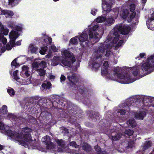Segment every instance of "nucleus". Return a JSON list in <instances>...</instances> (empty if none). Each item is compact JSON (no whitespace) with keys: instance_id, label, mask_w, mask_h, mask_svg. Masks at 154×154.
<instances>
[{"instance_id":"obj_4","label":"nucleus","mask_w":154,"mask_h":154,"mask_svg":"<svg viewBox=\"0 0 154 154\" xmlns=\"http://www.w3.org/2000/svg\"><path fill=\"white\" fill-rule=\"evenodd\" d=\"M154 68V54L147 58L146 62L143 63L141 69L140 67H135L129 68V74L131 72L133 75L137 76L139 74H143L145 71H151Z\"/></svg>"},{"instance_id":"obj_48","label":"nucleus","mask_w":154,"mask_h":154,"mask_svg":"<svg viewBox=\"0 0 154 154\" xmlns=\"http://www.w3.org/2000/svg\"><path fill=\"white\" fill-rule=\"evenodd\" d=\"M0 41H1L4 45L6 44L7 42L6 38L4 37L2 38Z\"/></svg>"},{"instance_id":"obj_2","label":"nucleus","mask_w":154,"mask_h":154,"mask_svg":"<svg viewBox=\"0 0 154 154\" xmlns=\"http://www.w3.org/2000/svg\"><path fill=\"white\" fill-rule=\"evenodd\" d=\"M103 66L101 69L102 75H106L111 80H116L118 82L122 84H128L134 81L132 75H129L128 73L123 74L119 73V68H115L112 72L108 69L109 65L107 61L103 63Z\"/></svg>"},{"instance_id":"obj_26","label":"nucleus","mask_w":154,"mask_h":154,"mask_svg":"<svg viewBox=\"0 0 154 154\" xmlns=\"http://www.w3.org/2000/svg\"><path fill=\"white\" fill-rule=\"evenodd\" d=\"M20 83H21L22 85H28L31 82L30 79H24L22 80H20L19 81Z\"/></svg>"},{"instance_id":"obj_6","label":"nucleus","mask_w":154,"mask_h":154,"mask_svg":"<svg viewBox=\"0 0 154 154\" xmlns=\"http://www.w3.org/2000/svg\"><path fill=\"white\" fill-rule=\"evenodd\" d=\"M61 53L63 56L70 59L71 62L69 61L68 60L65 59L61 61L62 63L64 66L70 67L73 62L75 61V59L72 53L69 51L63 49L61 51Z\"/></svg>"},{"instance_id":"obj_56","label":"nucleus","mask_w":154,"mask_h":154,"mask_svg":"<svg viewBox=\"0 0 154 154\" xmlns=\"http://www.w3.org/2000/svg\"><path fill=\"white\" fill-rule=\"evenodd\" d=\"M98 26L97 25L94 26L92 28V30L93 31H95L98 28Z\"/></svg>"},{"instance_id":"obj_49","label":"nucleus","mask_w":154,"mask_h":154,"mask_svg":"<svg viewBox=\"0 0 154 154\" xmlns=\"http://www.w3.org/2000/svg\"><path fill=\"white\" fill-rule=\"evenodd\" d=\"M60 81L61 82L65 81L66 79V77L63 75H61L60 78Z\"/></svg>"},{"instance_id":"obj_38","label":"nucleus","mask_w":154,"mask_h":154,"mask_svg":"<svg viewBox=\"0 0 154 154\" xmlns=\"http://www.w3.org/2000/svg\"><path fill=\"white\" fill-rule=\"evenodd\" d=\"M69 145L70 146L74 147L76 148H79V146L77 145L76 144V142L74 141H72V142H70L69 143Z\"/></svg>"},{"instance_id":"obj_24","label":"nucleus","mask_w":154,"mask_h":154,"mask_svg":"<svg viewBox=\"0 0 154 154\" xmlns=\"http://www.w3.org/2000/svg\"><path fill=\"white\" fill-rule=\"evenodd\" d=\"M56 143L63 148H64L65 147V142L62 140L56 139L55 140Z\"/></svg>"},{"instance_id":"obj_5","label":"nucleus","mask_w":154,"mask_h":154,"mask_svg":"<svg viewBox=\"0 0 154 154\" xmlns=\"http://www.w3.org/2000/svg\"><path fill=\"white\" fill-rule=\"evenodd\" d=\"M131 30V27L128 25H119L117 26L110 33V35H112L114 38L112 40V37L110 38L109 36V39L106 40L108 41V43H109L112 45V43L115 44L118 40L119 38V32H120L121 34L123 35H127L128 34Z\"/></svg>"},{"instance_id":"obj_59","label":"nucleus","mask_w":154,"mask_h":154,"mask_svg":"<svg viewBox=\"0 0 154 154\" xmlns=\"http://www.w3.org/2000/svg\"><path fill=\"white\" fill-rule=\"evenodd\" d=\"M18 72V71L17 70H16L14 72H13V75L14 77H15L16 75H17V73Z\"/></svg>"},{"instance_id":"obj_21","label":"nucleus","mask_w":154,"mask_h":154,"mask_svg":"<svg viewBox=\"0 0 154 154\" xmlns=\"http://www.w3.org/2000/svg\"><path fill=\"white\" fill-rule=\"evenodd\" d=\"M42 141L45 143L47 145H52V143L50 141V137L48 136H45L42 138Z\"/></svg>"},{"instance_id":"obj_41","label":"nucleus","mask_w":154,"mask_h":154,"mask_svg":"<svg viewBox=\"0 0 154 154\" xmlns=\"http://www.w3.org/2000/svg\"><path fill=\"white\" fill-rule=\"evenodd\" d=\"M39 62H33L32 63L33 67L34 68H37L40 66L39 64Z\"/></svg>"},{"instance_id":"obj_11","label":"nucleus","mask_w":154,"mask_h":154,"mask_svg":"<svg viewBox=\"0 0 154 154\" xmlns=\"http://www.w3.org/2000/svg\"><path fill=\"white\" fill-rule=\"evenodd\" d=\"M136 100H137L135 98H129L127 100V103H123L122 107L124 108L127 106L128 108H129V107L131 105H134L135 104H136L135 103L136 102Z\"/></svg>"},{"instance_id":"obj_9","label":"nucleus","mask_w":154,"mask_h":154,"mask_svg":"<svg viewBox=\"0 0 154 154\" xmlns=\"http://www.w3.org/2000/svg\"><path fill=\"white\" fill-rule=\"evenodd\" d=\"M89 39H94L95 42H98L99 39L101 38V34L97 33L96 32H93L91 29H90L89 31Z\"/></svg>"},{"instance_id":"obj_8","label":"nucleus","mask_w":154,"mask_h":154,"mask_svg":"<svg viewBox=\"0 0 154 154\" xmlns=\"http://www.w3.org/2000/svg\"><path fill=\"white\" fill-rule=\"evenodd\" d=\"M104 1V0H103L102 4V8L103 11V13H104L105 12L106 13H109L111 11V6L113 3L110 0L106 2H103Z\"/></svg>"},{"instance_id":"obj_33","label":"nucleus","mask_w":154,"mask_h":154,"mask_svg":"<svg viewBox=\"0 0 154 154\" xmlns=\"http://www.w3.org/2000/svg\"><path fill=\"white\" fill-rule=\"evenodd\" d=\"M7 91L11 96L14 94L15 92L14 90L11 88H9L7 90Z\"/></svg>"},{"instance_id":"obj_29","label":"nucleus","mask_w":154,"mask_h":154,"mask_svg":"<svg viewBox=\"0 0 154 154\" xmlns=\"http://www.w3.org/2000/svg\"><path fill=\"white\" fill-rule=\"evenodd\" d=\"M154 20V10L153 12L151 14V17L146 21V23L148 27V25H150L151 21Z\"/></svg>"},{"instance_id":"obj_27","label":"nucleus","mask_w":154,"mask_h":154,"mask_svg":"<svg viewBox=\"0 0 154 154\" xmlns=\"http://www.w3.org/2000/svg\"><path fill=\"white\" fill-rule=\"evenodd\" d=\"M127 124L128 125L130 126L131 127H134L136 126V124L134 119H130L127 122Z\"/></svg>"},{"instance_id":"obj_63","label":"nucleus","mask_w":154,"mask_h":154,"mask_svg":"<svg viewBox=\"0 0 154 154\" xmlns=\"http://www.w3.org/2000/svg\"><path fill=\"white\" fill-rule=\"evenodd\" d=\"M48 40L49 41V43L50 44L52 42V39L51 38L48 37Z\"/></svg>"},{"instance_id":"obj_39","label":"nucleus","mask_w":154,"mask_h":154,"mask_svg":"<svg viewBox=\"0 0 154 154\" xmlns=\"http://www.w3.org/2000/svg\"><path fill=\"white\" fill-rule=\"evenodd\" d=\"M117 113H120L121 115H123L125 113V111L124 109H118L116 111Z\"/></svg>"},{"instance_id":"obj_32","label":"nucleus","mask_w":154,"mask_h":154,"mask_svg":"<svg viewBox=\"0 0 154 154\" xmlns=\"http://www.w3.org/2000/svg\"><path fill=\"white\" fill-rule=\"evenodd\" d=\"M106 18L103 16H100L97 17L96 19V21L98 23H101L104 21L105 22Z\"/></svg>"},{"instance_id":"obj_53","label":"nucleus","mask_w":154,"mask_h":154,"mask_svg":"<svg viewBox=\"0 0 154 154\" xmlns=\"http://www.w3.org/2000/svg\"><path fill=\"white\" fill-rule=\"evenodd\" d=\"M4 128H5L3 123L0 122V130H3Z\"/></svg>"},{"instance_id":"obj_7","label":"nucleus","mask_w":154,"mask_h":154,"mask_svg":"<svg viewBox=\"0 0 154 154\" xmlns=\"http://www.w3.org/2000/svg\"><path fill=\"white\" fill-rule=\"evenodd\" d=\"M114 127H110L109 130H107L106 134H109L110 137L113 140L115 141L119 140L122 136L120 133H117L114 131Z\"/></svg>"},{"instance_id":"obj_3","label":"nucleus","mask_w":154,"mask_h":154,"mask_svg":"<svg viewBox=\"0 0 154 154\" xmlns=\"http://www.w3.org/2000/svg\"><path fill=\"white\" fill-rule=\"evenodd\" d=\"M32 130L27 127L22 129L21 132L20 133L13 132L11 130L7 132V135L14 139L19 144L25 146V147L30 145L32 146H35L33 144L34 142L31 139L30 133Z\"/></svg>"},{"instance_id":"obj_54","label":"nucleus","mask_w":154,"mask_h":154,"mask_svg":"<svg viewBox=\"0 0 154 154\" xmlns=\"http://www.w3.org/2000/svg\"><path fill=\"white\" fill-rule=\"evenodd\" d=\"M62 129L63 130V132L65 133H68V130L64 127H62Z\"/></svg>"},{"instance_id":"obj_31","label":"nucleus","mask_w":154,"mask_h":154,"mask_svg":"<svg viewBox=\"0 0 154 154\" xmlns=\"http://www.w3.org/2000/svg\"><path fill=\"white\" fill-rule=\"evenodd\" d=\"M53 62L54 65H57L59 63V58L58 57H54L53 59Z\"/></svg>"},{"instance_id":"obj_57","label":"nucleus","mask_w":154,"mask_h":154,"mask_svg":"<svg viewBox=\"0 0 154 154\" xmlns=\"http://www.w3.org/2000/svg\"><path fill=\"white\" fill-rule=\"evenodd\" d=\"M15 28L16 30L18 31H20L21 30V28L19 26H17L15 27Z\"/></svg>"},{"instance_id":"obj_55","label":"nucleus","mask_w":154,"mask_h":154,"mask_svg":"<svg viewBox=\"0 0 154 154\" xmlns=\"http://www.w3.org/2000/svg\"><path fill=\"white\" fill-rule=\"evenodd\" d=\"M6 49L8 50H10L11 49V47L9 44H7L6 45Z\"/></svg>"},{"instance_id":"obj_37","label":"nucleus","mask_w":154,"mask_h":154,"mask_svg":"<svg viewBox=\"0 0 154 154\" xmlns=\"http://www.w3.org/2000/svg\"><path fill=\"white\" fill-rule=\"evenodd\" d=\"M113 11L115 12V16H113L114 18H116L118 15L119 12V9L118 8H115L113 9Z\"/></svg>"},{"instance_id":"obj_12","label":"nucleus","mask_w":154,"mask_h":154,"mask_svg":"<svg viewBox=\"0 0 154 154\" xmlns=\"http://www.w3.org/2000/svg\"><path fill=\"white\" fill-rule=\"evenodd\" d=\"M22 71L21 74H22L24 77H28L31 73L30 71L29 70V67L23 65L22 67Z\"/></svg>"},{"instance_id":"obj_10","label":"nucleus","mask_w":154,"mask_h":154,"mask_svg":"<svg viewBox=\"0 0 154 154\" xmlns=\"http://www.w3.org/2000/svg\"><path fill=\"white\" fill-rule=\"evenodd\" d=\"M19 36L18 32L15 31H11L9 34V37L10 39V44L13 46L15 43L16 39Z\"/></svg>"},{"instance_id":"obj_19","label":"nucleus","mask_w":154,"mask_h":154,"mask_svg":"<svg viewBox=\"0 0 154 154\" xmlns=\"http://www.w3.org/2000/svg\"><path fill=\"white\" fill-rule=\"evenodd\" d=\"M146 115V113L145 111H142L140 113L137 112L135 114V117L136 119L143 120Z\"/></svg>"},{"instance_id":"obj_1","label":"nucleus","mask_w":154,"mask_h":154,"mask_svg":"<svg viewBox=\"0 0 154 154\" xmlns=\"http://www.w3.org/2000/svg\"><path fill=\"white\" fill-rule=\"evenodd\" d=\"M108 40H106L104 43L100 44L97 51H95L92 57V60L89 63V66L91 68L97 70L100 66L103 60L109 59L111 54L110 49L112 46L109 43H107Z\"/></svg>"},{"instance_id":"obj_22","label":"nucleus","mask_w":154,"mask_h":154,"mask_svg":"<svg viewBox=\"0 0 154 154\" xmlns=\"http://www.w3.org/2000/svg\"><path fill=\"white\" fill-rule=\"evenodd\" d=\"M38 50L37 48L32 44H30L28 48V50L32 53H35Z\"/></svg>"},{"instance_id":"obj_25","label":"nucleus","mask_w":154,"mask_h":154,"mask_svg":"<svg viewBox=\"0 0 154 154\" xmlns=\"http://www.w3.org/2000/svg\"><path fill=\"white\" fill-rule=\"evenodd\" d=\"M129 11L127 10H125L122 11V13H121V16L123 19H125L127 17L129 14Z\"/></svg>"},{"instance_id":"obj_18","label":"nucleus","mask_w":154,"mask_h":154,"mask_svg":"<svg viewBox=\"0 0 154 154\" xmlns=\"http://www.w3.org/2000/svg\"><path fill=\"white\" fill-rule=\"evenodd\" d=\"M79 40L81 42H84L87 41L88 36L87 34L83 32L79 38Z\"/></svg>"},{"instance_id":"obj_30","label":"nucleus","mask_w":154,"mask_h":154,"mask_svg":"<svg viewBox=\"0 0 154 154\" xmlns=\"http://www.w3.org/2000/svg\"><path fill=\"white\" fill-rule=\"evenodd\" d=\"M37 71L40 76H43L45 73V71L43 69H38L37 70Z\"/></svg>"},{"instance_id":"obj_15","label":"nucleus","mask_w":154,"mask_h":154,"mask_svg":"<svg viewBox=\"0 0 154 154\" xmlns=\"http://www.w3.org/2000/svg\"><path fill=\"white\" fill-rule=\"evenodd\" d=\"M130 11L131 13L130 16V19H129V20L130 19L131 20L134 18L135 16L136 13L134 11L135 8V6L134 4H131L130 6Z\"/></svg>"},{"instance_id":"obj_43","label":"nucleus","mask_w":154,"mask_h":154,"mask_svg":"<svg viewBox=\"0 0 154 154\" xmlns=\"http://www.w3.org/2000/svg\"><path fill=\"white\" fill-rule=\"evenodd\" d=\"M39 63V66L42 67L44 68L46 66V63L45 61H42L41 62Z\"/></svg>"},{"instance_id":"obj_62","label":"nucleus","mask_w":154,"mask_h":154,"mask_svg":"<svg viewBox=\"0 0 154 154\" xmlns=\"http://www.w3.org/2000/svg\"><path fill=\"white\" fill-rule=\"evenodd\" d=\"M4 26L2 24V23L0 22V30H1L2 29H3Z\"/></svg>"},{"instance_id":"obj_40","label":"nucleus","mask_w":154,"mask_h":154,"mask_svg":"<svg viewBox=\"0 0 154 154\" xmlns=\"http://www.w3.org/2000/svg\"><path fill=\"white\" fill-rule=\"evenodd\" d=\"M1 31L2 32H3V33L5 35H7L9 32L8 29L5 28L4 27H3V29H2Z\"/></svg>"},{"instance_id":"obj_16","label":"nucleus","mask_w":154,"mask_h":154,"mask_svg":"<svg viewBox=\"0 0 154 154\" xmlns=\"http://www.w3.org/2000/svg\"><path fill=\"white\" fill-rule=\"evenodd\" d=\"M80 149L83 150L87 152H89L91 150V147L87 143H84L80 147Z\"/></svg>"},{"instance_id":"obj_46","label":"nucleus","mask_w":154,"mask_h":154,"mask_svg":"<svg viewBox=\"0 0 154 154\" xmlns=\"http://www.w3.org/2000/svg\"><path fill=\"white\" fill-rule=\"evenodd\" d=\"M16 59H14L12 62L11 65L12 66H16L18 64L16 62Z\"/></svg>"},{"instance_id":"obj_20","label":"nucleus","mask_w":154,"mask_h":154,"mask_svg":"<svg viewBox=\"0 0 154 154\" xmlns=\"http://www.w3.org/2000/svg\"><path fill=\"white\" fill-rule=\"evenodd\" d=\"M115 22L113 18L111 17H109L107 19H106L105 24L106 26H109L112 25Z\"/></svg>"},{"instance_id":"obj_64","label":"nucleus","mask_w":154,"mask_h":154,"mask_svg":"<svg viewBox=\"0 0 154 154\" xmlns=\"http://www.w3.org/2000/svg\"><path fill=\"white\" fill-rule=\"evenodd\" d=\"M5 147V146L0 144V151L2 150Z\"/></svg>"},{"instance_id":"obj_50","label":"nucleus","mask_w":154,"mask_h":154,"mask_svg":"<svg viewBox=\"0 0 154 154\" xmlns=\"http://www.w3.org/2000/svg\"><path fill=\"white\" fill-rule=\"evenodd\" d=\"M51 49L54 52H56L57 51V49L56 47L54 45H51Z\"/></svg>"},{"instance_id":"obj_45","label":"nucleus","mask_w":154,"mask_h":154,"mask_svg":"<svg viewBox=\"0 0 154 154\" xmlns=\"http://www.w3.org/2000/svg\"><path fill=\"white\" fill-rule=\"evenodd\" d=\"M76 119L75 117L72 116L70 118L69 120V122L71 123H73L75 122Z\"/></svg>"},{"instance_id":"obj_60","label":"nucleus","mask_w":154,"mask_h":154,"mask_svg":"<svg viewBox=\"0 0 154 154\" xmlns=\"http://www.w3.org/2000/svg\"><path fill=\"white\" fill-rule=\"evenodd\" d=\"M145 54L144 53H140V58H143L145 55Z\"/></svg>"},{"instance_id":"obj_23","label":"nucleus","mask_w":154,"mask_h":154,"mask_svg":"<svg viewBox=\"0 0 154 154\" xmlns=\"http://www.w3.org/2000/svg\"><path fill=\"white\" fill-rule=\"evenodd\" d=\"M2 14L4 15H8L9 16H13L14 14L13 12L10 10H4L1 11Z\"/></svg>"},{"instance_id":"obj_44","label":"nucleus","mask_w":154,"mask_h":154,"mask_svg":"<svg viewBox=\"0 0 154 154\" xmlns=\"http://www.w3.org/2000/svg\"><path fill=\"white\" fill-rule=\"evenodd\" d=\"M94 149L96 151L98 152V154H101V151L100 148L97 145L94 147Z\"/></svg>"},{"instance_id":"obj_42","label":"nucleus","mask_w":154,"mask_h":154,"mask_svg":"<svg viewBox=\"0 0 154 154\" xmlns=\"http://www.w3.org/2000/svg\"><path fill=\"white\" fill-rule=\"evenodd\" d=\"M2 111L3 114L7 113L8 111L7 110V107L6 105H3L2 106Z\"/></svg>"},{"instance_id":"obj_17","label":"nucleus","mask_w":154,"mask_h":154,"mask_svg":"<svg viewBox=\"0 0 154 154\" xmlns=\"http://www.w3.org/2000/svg\"><path fill=\"white\" fill-rule=\"evenodd\" d=\"M152 142L150 141H145L143 146L142 147V150L143 151H144L145 150L149 149L152 146Z\"/></svg>"},{"instance_id":"obj_61","label":"nucleus","mask_w":154,"mask_h":154,"mask_svg":"<svg viewBox=\"0 0 154 154\" xmlns=\"http://www.w3.org/2000/svg\"><path fill=\"white\" fill-rule=\"evenodd\" d=\"M15 44V45H20V44H21V41H18V42H17L15 44V43H14V45Z\"/></svg>"},{"instance_id":"obj_14","label":"nucleus","mask_w":154,"mask_h":154,"mask_svg":"<svg viewBox=\"0 0 154 154\" xmlns=\"http://www.w3.org/2000/svg\"><path fill=\"white\" fill-rule=\"evenodd\" d=\"M51 83L47 81H45L42 85L41 89L42 90H49L51 88Z\"/></svg>"},{"instance_id":"obj_47","label":"nucleus","mask_w":154,"mask_h":154,"mask_svg":"<svg viewBox=\"0 0 154 154\" xmlns=\"http://www.w3.org/2000/svg\"><path fill=\"white\" fill-rule=\"evenodd\" d=\"M15 117V116L11 113L8 114V117L10 119H14Z\"/></svg>"},{"instance_id":"obj_52","label":"nucleus","mask_w":154,"mask_h":154,"mask_svg":"<svg viewBox=\"0 0 154 154\" xmlns=\"http://www.w3.org/2000/svg\"><path fill=\"white\" fill-rule=\"evenodd\" d=\"M97 12V10L95 9L92 10L91 11V14L94 15H95L96 14V12Z\"/></svg>"},{"instance_id":"obj_34","label":"nucleus","mask_w":154,"mask_h":154,"mask_svg":"<svg viewBox=\"0 0 154 154\" xmlns=\"http://www.w3.org/2000/svg\"><path fill=\"white\" fill-rule=\"evenodd\" d=\"M77 37L72 38L70 41V43L72 44H76L78 43L77 39L76 38Z\"/></svg>"},{"instance_id":"obj_13","label":"nucleus","mask_w":154,"mask_h":154,"mask_svg":"<svg viewBox=\"0 0 154 154\" xmlns=\"http://www.w3.org/2000/svg\"><path fill=\"white\" fill-rule=\"evenodd\" d=\"M68 75L67 78L69 81L73 84H75V82L76 81V78L75 74L72 72H70L68 73Z\"/></svg>"},{"instance_id":"obj_36","label":"nucleus","mask_w":154,"mask_h":154,"mask_svg":"<svg viewBox=\"0 0 154 154\" xmlns=\"http://www.w3.org/2000/svg\"><path fill=\"white\" fill-rule=\"evenodd\" d=\"M134 131L133 130H131L129 129L127 130H126L125 132V134H127L129 136H131L132 135Z\"/></svg>"},{"instance_id":"obj_28","label":"nucleus","mask_w":154,"mask_h":154,"mask_svg":"<svg viewBox=\"0 0 154 154\" xmlns=\"http://www.w3.org/2000/svg\"><path fill=\"white\" fill-rule=\"evenodd\" d=\"M134 143L133 141H130L128 142V145L125 146V149L127 150L129 148H132L134 146Z\"/></svg>"},{"instance_id":"obj_58","label":"nucleus","mask_w":154,"mask_h":154,"mask_svg":"<svg viewBox=\"0 0 154 154\" xmlns=\"http://www.w3.org/2000/svg\"><path fill=\"white\" fill-rule=\"evenodd\" d=\"M14 79L16 80L17 81L19 82L20 79V78L18 77L17 75H16L15 77H14Z\"/></svg>"},{"instance_id":"obj_35","label":"nucleus","mask_w":154,"mask_h":154,"mask_svg":"<svg viewBox=\"0 0 154 154\" xmlns=\"http://www.w3.org/2000/svg\"><path fill=\"white\" fill-rule=\"evenodd\" d=\"M47 50V47H42L41 49L39 51V52L41 54L44 55L45 54Z\"/></svg>"},{"instance_id":"obj_51","label":"nucleus","mask_w":154,"mask_h":154,"mask_svg":"<svg viewBox=\"0 0 154 154\" xmlns=\"http://www.w3.org/2000/svg\"><path fill=\"white\" fill-rule=\"evenodd\" d=\"M123 40H120L119 42L116 45V46L117 47H119L123 43Z\"/></svg>"}]
</instances>
